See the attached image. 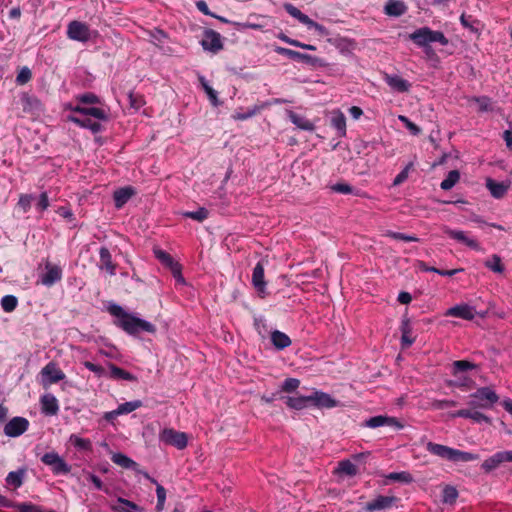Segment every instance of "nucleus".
I'll use <instances>...</instances> for the list:
<instances>
[{
	"label": "nucleus",
	"mask_w": 512,
	"mask_h": 512,
	"mask_svg": "<svg viewBox=\"0 0 512 512\" xmlns=\"http://www.w3.org/2000/svg\"><path fill=\"white\" fill-rule=\"evenodd\" d=\"M310 403L318 408H334L339 405L336 399L322 391H314L310 394Z\"/></svg>",
	"instance_id": "nucleus-17"
},
{
	"label": "nucleus",
	"mask_w": 512,
	"mask_h": 512,
	"mask_svg": "<svg viewBox=\"0 0 512 512\" xmlns=\"http://www.w3.org/2000/svg\"><path fill=\"white\" fill-rule=\"evenodd\" d=\"M111 460L116 465L125 469H135L137 467V463L123 453H114Z\"/></svg>",
	"instance_id": "nucleus-33"
},
{
	"label": "nucleus",
	"mask_w": 512,
	"mask_h": 512,
	"mask_svg": "<svg viewBox=\"0 0 512 512\" xmlns=\"http://www.w3.org/2000/svg\"><path fill=\"white\" fill-rule=\"evenodd\" d=\"M332 190L341 194H350L352 193V187L346 183H337L332 186Z\"/></svg>",
	"instance_id": "nucleus-64"
},
{
	"label": "nucleus",
	"mask_w": 512,
	"mask_h": 512,
	"mask_svg": "<svg viewBox=\"0 0 512 512\" xmlns=\"http://www.w3.org/2000/svg\"><path fill=\"white\" fill-rule=\"evenodd\" d=\"M408 38L417 46L422 47L428 53L431 43H440L446 46L449 43L447 37L441 31H434L429 27H421L408 35Z\"/></svg>",
	"instance_id": "nucleus-2"
},
{
	"label": "nucleus",
	"mask_w": 512,
	"mask_h": 512,
	"mask_svg": "<svg viewBox=\"0 0 512 512\" xmlns=\"http://www.w3.org/2000/svg\"><path fill=\"white\" fill-rule=\"evenodd\" d=\"M69 442L79 450H82V451H91L92 450L91 441L86 438H81L76 434H72L69 437Z\"/></svg>",
	"instance_id": "nucleus-39"
},
{
	"label": "nucleus",
	"mask_w": 512,
	"mask_h": 512,
	"mask_svg": "<svg viewBox=\"0 0 512 512\" xmlns=\"http://www.w3.org/2000/svg\"><path fill=\"white\" fill-rule=\"evenodd\" d=\"M142 406L141 400H134L120 404L117 409L120 415L129 414Z\"/></svg>",
	"instance_id": "nucleus-44"
},
{
	"label": "nucleus",
	"mask_w": 512,
	"mask_h": 512,
	"mask_svg": "<svg viewBox=\"0 0 512 512\" xmlns=\"http://www.w3.org/2000/svg\"><path fill=\"white\" fill-rule=\"evenodd\" d=\"M453 368H454V373L456 374L457 372H460V371L474 369L475 365L466 360H458V361L453 362Z\"/></svg>",
	"instance_id": "nucleus-56"
},
{
	"label": "nucleus",
	"mask_w": 512,
	"mask_h": 512,
	"mask_svg": "<svg viewBox=\"0 0 512 512\" xmlns=\"http://www.w3.org/2000/svg\"><path fill=\"white\" fill-rule=\"evenodd\" d=\"M0 305L5 312H12L18 305V299L13 295H6L0 300Z\"/></svg>",
	"instance_id": "nucleus-43"
},
{
	"label": "nucleus",
	"mask_w": 512,
	"mask_h": 512,
	"mask_svg": "<svg viewBox=\"0 0 512 512\" xmlns=\"http://www.w3.org/2000/svg\"><path fill=\"white\" fill-rule=\"evenodd\" d=\"M62 278V269L55 264L47 262L45 272L40 276V282L45 286H52Z\"/></svg>",
	"instance_id": "nucleus-13"
},
{
	"label": "nucleus",
	"mask_w": 512,
	"mask_h": 512,
	"mask_svg": "<svg viewBox=\"0 0 512 512\" xmlns=\"http://www.w3.org/2000/svg\"><path fill=\"white\" fill-rule=\"evenodd\" d=\"M486 187L490 191L491 195L497 199L502 198L508 190V185L504 182H496L490 178L486 180Z\"/></svg>",
	"instance_id": "nucleus-28"
},
{
	"label": "nucleus",
	"mask_w": 512,
	"mask_h": 512,
	"mask_svg": "<svg viewBox=\"0 0 512 512\" xmlns=\"http://www.w3.org/2000/svg\"><path fill=\"white\" fill-rule=\"evenodd\" d=\"M413 164L409 163L394 179L393 185L398 186L403 183L409 175V171L412 168Z\"/></svg>",
	"instance_id": "nucleus-57"
},
{
	"label": "nucleus",
	"mask_w": 512,
	"mask_h": 512,
	"mask_svg": "<svg viewBox=\"0 0 512 512\" xmlns=\"http://www.w3.org/2000/svg\"><path fill=\"white\" fill-rule=\"evenodd\" d=\"M384 80L392 90L397 92H408L411 87L407 80L398 75L385 74Z\"/></svg>",
	"instance_id": "nucleus-23"
},
{
	"label": "nucleus",
	"mask_w": 512,
	"mask_h": 512,
	"mask_svg": "<svg viewBox=\"0 0 512 512\" xmlns=\"http://www.w3.org/2000/svg\"><path fill=\"white\" fill-rule=\"evenodd\" d=\"M154 255L162 264L169 267L170 269L177 264V262L173 260L169 253L161 249H154Z\"/></svg>",
	"instance_id": "nucleus-46"
},
{
	"label": "nucleus",
	"mask_w": 512,
	"mask_h": 512,
	"mask_svg": "<svg viewBox=\"0 0 512 512\" xmlns=\"http://www.w3.org/2000/svg\"><path fill=\"white\" fill-rule=\"evenodd\" d=\"M32 78L31 70L28 67H22L16 76V82L19 85H24Z\"/></svg>",
	"instance_id": "nucleus-51"
},
{
	"label": "nucleus",
	"mask_w": 512,
	"mask_h": 512,
	"mask_svg": "<svg viewBox=\"0 0 512 512\" xmlns=\"http://www.w3.org/2000/svg\"><path fill=\"white\" fill-rule=\"evenodd\" d=\"M110 313L118 318V325L121 323V320L124 319V316H127L128 313H126L123 308L119 305H112L109 308Z\"/></svg>",
	"instance_id": "nucleus-59"
},
{
	"label": "nucleus",
	"mask_w": 512,
	"mask_h": 512,
	"mask_svg": "<svg viewBox=\"0 0 512 512\" xmlns=\"http://www.w3.org/2000/svg\"><path fill=\"white\" fill-rule=\"evenodd\" d=\"M24 476L25 470L19 469L17 471L9 472L8 475L6 476L5 481L7 485L12 486L14 488H19L23 484Z\"/></svg>",
	"instance_id": "nucleus-35"
},
{
	"label": "nucleus",
	"mask_w": 512,
	"mask_h": 512,
	"mask_svg": "<svg viewBox=\"0 0 512 512\" xmlns=\"http://www.w3.org/2000/svg\"><path fill=\"white\" fill-rule=\"evenodd\" d=\"M134 190L131 187L118 189L114 192L113 198L115 206L121 208L133 196Z\"/></svg>",
	"instance_id": "nucleus-30"
},
{
	"label": "nucleus",
	"mask_w": 512,
	"mask_h": 512,
	"mask_svg": "<svg viewBox=\"0 0 512 512\" xmlns=\"http://www.w3.org/2000/svg\"><path fill=\"white\" fill-rule=\"evenodd\" d=\"M119 326L126 331L129 334H137L140 331H146L149 333L155 332V326L151 324L148 321H145L143 319L137 318L135 316H132L128 314L127 316H124V319L121 320V323Z\"/></svg>",
	"instance_id": "nucleus-3"
},
{
	"label": "nucleus",
	"mask_w": 512,
	"mask_h": 512,
	"mask_svg": "<svg viewBox=\"0 0 512 512\" xmlns=\"http://www.w3.org/2000/svg\"><path fill=\"white\" fill-rule=\"evenodd\" d=\"M40 405L41 412L47 416H54L59 411V402L51 393H46L41 396Z\"/></svg>",
	"instance_id": "nucleus-20"
},
{
	"label": "nucleus",
	"mask_w": 512,
	"mask_h": 512,
	"mask_svg": "<svg viewBox=\"0 0 512 512\" xmlns=\"http://www.w3.org/2000/svg\"><path fill=\"white\" fill-rule=\"evenodd\" d=\"M398 119L405 125V127L410 131L411 134H413V135L420 134L421 129L416 124L411 122L408 119V117H406L404 115H399Z\"/></svg>",
	"instance_id": "nucleus-55"
},
{
	"label": "nucleus",
	"mask_w": 512,
	"mask_h": 512,
	"mask_svg": "<svg viewBox=\"0 0 512 512\" xmlns=\"http://www.w3.org/2000/svg\"><path fill=\"white\" fill-rule=\"evenodd\" d=\"M284 9L286 12L292 16L293 18L297 19L300 23L307 25L309 23L310 18L302 13L297 7L290 3L284 4Z\"/></svg>",
	"instance_id": "nucleus-38"
},
{
	"label": "nucleus",
	"mask_w": 512,
	"mask_h": 512,
	"mask_svg": "<svg viewBox=\"0 0 512 512\" xmlns=\"http://www.w3.org/2000/svg\"><path fill=\"white\" fill-rule=\"evenodd\" d=\"M471 101L478 104L479 111H488L490 109V100L487 97H474Z\"/></svg>",
	"instance_id": "nucleus-60"
},
{
	"label": "nucleus",
	"mask_w": 512,
	"mask_h": 512,
	"mask_svg": "<svg viewBox=\"0 0 512 512\" xmlns=\"http://www.w3.org/2000/svg\"><path fill=\"white\" fill-rule=\"evenodd\" d=\"M290 121L299 129L305 131H313L315 129V125L306 117L299 115L293 111L287 112Z\"/></svg>",
	"instance_id": "nucleus-25"
},
{
	"label": "nucleus",
	"mask_w": 512,
	"mask_h": 512,
	"mask_svg": "<svg viewBox=\"0 0 512 512\" xmlns=\"http://www.w3.org/2000/svg\"><path fill=\"white\" fill-rule=\"evenodd\" d=\"M258 112V108L254 107L253 109H249L245 113L236 112L232 117L234 120H246L248 118H251Z\"/></svg>",
	"instance_id": "nucleus-63"
},
{
	"label": "nucleus",
	"mask_w": 512,
	"mask_h": 512,
	"mask_svg": "<svg viewBox=\"0 0 512 512\" xmlns=\"http://www.w3.org/2000/svg\"><path fill=\"white\" fill-rule=\"evenodd\" d=\"M69 108L82 116L92 117L96 120L107 121L108 113L105 109L101 107H88L86 105L76 104L75 106H69Z\"/></svg>",
	"instance_id": "nucleus-11"
},
{
	"label": "nucleus",
	"mask_w": 512,
	"mask_h": 512,
	"mask_svg": "<svg viewBox=\"0 0 512 512\" xmlns=\"http://www.w3.org/2000/svg\"><path fill=\"white\" fill-rule=\"evenodd\" d=\"M477 315L474 307L462 303L446 310L445 316L456 317L464 320H473Z\"/></svg>",
	"instance_id": "nucleus-14"
},
{
	"label": "nucleus",
	"mask_w": 512,
	"mask_h": 512,
	"mask_svg": "<svg viewBox=\"0 0 512 512\" xmlns=\"http://www.w3.org/2000/svg\"><path fill=\"white\" fill-rule=\"evenodd\" d=\"M457 497H458V491L456 490L455 487H453V486H446L443 489L442 501L444 503L452 504V503H454L456 501Z\"/></svg>",
	"instance_id": "nucleus-47"
},
{
	"label": "nucleus",
	"mask_w": 512,
	"mask_h": 512,
	"mask_svg": "<svg viewBox=\"0 0 512 512\" xmlns=\"http://www.w3.org/2000/svg\"><path fill=\"white\" fill-rule=\"evenodd\" d=\"M385 424L386 416L378 415L367 419L364 423V426L368 428H378L381 426H385Z\"/></svg>",
	"instance_id": "nucleus-49"
},
{
	"label": "nucleus",
	"mask_w": 512,
	"mask_h": 512,
	"mask_svg": "<svg viewBox=\"0 0 512 512\" xmlns=\"http://www.w3.org/2000/svg\"><path fill=\"white\" fill-rule=\"evenodd\" d=\"M472 398L474 399H477V400H486L489 405L485 404V403H477L475 401H471L470 402V405L473 406V407H481V408H487V407H490L491 405H493L494 403H496L498 400H499V397L498 395L489 387H482L480 389H478L475 393H473L471 395Z\"/></svg>",
	"instance_id": "nucleus-12"
},
{
	"label": "nucleus",
	"mask_w": 512,
	"mask_h": 512,
	"mask_svg": "<svg viewBox=\"0 0 512 512\" xmlns=\"http://www.w3.org/2000/svg\"><path fill=\"white\" fill-rule=\"evenodd\" d=\"M83 365L93 373H95L98 377H102L104 375V368L100 365H96L90 361L83 362Z\"/></svg>",
	"instance_id": "nucleus-61"
},
{
	"label": "nucleus",
	"mask_w": 512,
	"mask_h": 512,
	"mask_svg": "<svg viewBox=\"0 0 512 512\" xmlns=\"http://www.w3.org/2000/svg\"><path fill=\"white\" fill-rule=\"evenodd\" d=\"M401 332H402L401 342H402L403 347L411 346L414 343V338L411 337V327L409 325L408 320L403 321L402 326H401Z\"/></svg>",
	"instance_id": "nucleus-42"
},
{
	"label": "nucleus",
	"mask_w": 512,
	"mask_h": 512,
	"mask_svg": "<svg viewBox=\"0 0 512 512\" xmlns=\"http://www.w3.org/2000/svg\"><path fill=\"white\" fill-rule=\"evenodd\" d=\"M426 450L433 455L454 462H469L479 459L478 454L454 449L434 442H428L426 444Z\"/></svg>",
	"instance_id": "nucleus-1"
},
{
	"label": "nucleus",
	"mask_w": 512,
	"mask_h": 512,
	"mask_svg": "<svg viewBox=\"0 0 512 512\" xmlns=\"http://www.w3.org/2000/svg\"><path fill=\"white\" fill-rule=\"evenodd\" d=\"M20 512H45L39 506L30 503H21L17 505Z\"/></svg>",
	"instance_id": "nucleus-62"
},
{
	"label": "nucleus",
	"mask_w": 512,
	"mask_h": 512,
	"mask_svg": "<svg viewBox=\"0 0 512 512\" xmlns=\"http://www.w3.org/2000/svg\"><path fill=\"white\" fill-rule=\"evenodd\" d=\"M112 510L115 512H142L143 509L138 506L136 503L127 500L125 498L119 497L115 504L111 506Z\"/></svg>",
	"instance_id": "nucleus-26"
},
{
	"label": "nucleus",
	"mask_w": 512,
	"mask_h": 512,
	"mask_svg": "<svg viewBox=\"0 0 512 512\" xmlns=\"http://www.w3.org/2000/svg\"><path fill=\"white\" fill-rule=\"evenodd\" d=\"M29 428V421L24 417H13L4 426V433L8 437H19Z\"/></svg>",
	"instance_id": "nucleus-8"
},
{
	"label": "nucleus",
	"mask_w": 512,
	"mask_h": 512,
	"mask_svg": "<svg viewBox=\"0 0 512 512\" xmlns=\"http://www.w3.org/2000/svg\"><path fill=\"white\" fill-rule=\"evenodd\" d=\"M159 440L166 445H171L179 450L184 449L188 443L187 434L172 428H165L159 434Z\"/></svg>",
	"instance_id": "nucleus-5"
},
{
	"label": "nucleus",
	"mask_w": 512,
	"mask_h": 512,
	"mask_svg": "<svg viewBox=\"0 0 512 512\" xmlns=\"http://www.w3.org/2000/svg\"><path fill=\"white\" fill-rule=\"evenodd\" d=\"M252 284L257 292L264 297L266 293V281L264 279V266L261 262H258L253 269Z\"/></svg>",
	"instance_id": "nucleus-21"
},
{
	"label": "nucleus",
	"mask_w": 512,
	"mask_h": 512,
	"mask_svg": "<svg viewBox=\"0 0 512 512\" xmlns=\"http://www.w3.org/2000/svg\"><path fill=\"white\" fill-rule=\"evenodd\" d=\"M358 472L357 466L350 460L340 461L338 467L335 470L337 474H344L348 476H355Z\"/></svg>",
	"instance_id": "nucleus-37"
},
{
	"label": "nucleus",
	"mask_w": 512,
	"mask_h": 512,
	"mask_svg": "<svg viewBox=\"0 0 512 512\" xmlns=\"http://www.w3.org/2000/svg\"><path fill=\"white\" fill-rule=\"evenodd\" d=\"M109 367V370H110V378L112 379H115V380H125V381H136L137 378L136 376H134L133 374H131L130 372L120 368V367H117L116 365L114 364H109L108 365Z\"/></svg>",
	"instance_id": "nucleus-31"
},
{
	"label": "nucleus",
	"mask_w": 512,
	"mask_h": 512,
	"mask_svg": "<svg viewBox=\"0 0 512 512\" xmlns=\"http://www.w3.org/2000/svg\"><path fill=\"white\" fill-rule=\"evenodd\" d=\"M183 215L187 218L201 222L208 217V211L205 208H199L196 211L185 212Z\"/></svg>",
	"instance_id": "nucleus-52"
},
{
	"label": "nucleus",
	"mask_w": 512,
	"mask_h": 512,
	"mask_svg": "<svg viewBox=\"0 0 512 512\" xmlns=\"http://www.w3.org/2000/svg\"><path fill=\"white\" fill-rule=\"evenodd\" d=\"M199 81L201 83L202 88L206 92L211 104L215 107H217L220 102L218 100L217 92L208 84L205 77L200 76Z\"/></svg>",
	"instance_id": "nucleus-40"
},
{
	"label": "nucleus",
	"mask_w": 512,
	"mask_h": 512,
	"mask_svg": "<svg viewBox=\"0 0 512 512\" xmlns=\"http://www.w3.org/2000/svg\"><path fill=\"white\" fill-rule=\"evenodd\" d=\"M396 501L397 498L394 496L379 495L375 499L369 501L366 504L365 509L370 512L385 510L392 507Z\"/></svg>",
	"instance_id": "nucleus-19"
},
{
	"label": "nucleus",
	"mask_w": 512,
	"mask_h": 512,
	"mask_svg": "<svg viewBox=\"0 0 512 512\" xmlns=\"http://www.w3.org/2000/svg\"><path fill=\"white\" fill-rule=\"evenodd\" d=\"M386 478L390 481L402 482V483H411L413 481L412 475L407 471L402 472H392L389 473Z\"/></svg>",
	"instance_id": "nucleus-45"
},
{
	"label": "nucleus",
	"mask_w": 512,
	"mask_h": 512,
	"mask_svg": "<svg viewBox=\"0 0 512 512\" xmlns=\"http://www.w3.org/2000/svg\"><path fill=\"white\" fill-rule=\"evenodd\" d=\"M275 52L280 54V55L286 56V57H288L290 59L299 60V61H302L304 63L310 64V65H313V66H316V65L323 66L324 65L322 63L321 59H319V58H317L315 56H312V55H309V54L300 53L298 51H294V50H291V49H288V48L277 46L275 48Z\"/></svg>",
	"instance_id": "nucleus-9"
},
{
	"label": "nucleus",
	"mask_w": 512,
	"mask_h": 512,
	"mask_svg": "<svg viewBox=\"0 0 512 512\" xmlns=\"http://www.w3.org/2000/svg\"><path fill=\"white\" fill-rule=\"evenodd\" d=\"M78 104L86 105V104H96L99 103V98L93 93H84L77 97Z\"/></svg>",
	"instance_id": "nucleus-53"
},
{
	"label": "nucleus",
	"mask_w": 512,
	"mask_h": 512,
	"mask_svg": "<svg viewBox=\"0 0 512 512\" xmlns=\"http://www.w3.org/2000/svg\"><path fill=\"white\" fill-rule=\"evenodd\" d=\"M145 477L152 483L156 484L157 504L155 509L157 512H162L165 507L166 490L161 484L157 483V481L154 478L150 477L147 473H145Z\"/></svg>",
	"instance_id": "nucleus-32"
},
{
	"label": "nucleus",
	"mask_w": 512,
	"mask_h": 512,
	"mask_svg": "<svg viewBox=\"0 0 512 512\" xmlns=\"http://www.w3.org/2000/svg\"><path fill=\"white\" fill-rule=\"evenodd\" d=\"M42 384L48 387L65 379V373L53 362L45 365L41 370Z\"/></svg>",
	"instance_id": "nucleus-7"
},
{
	"label": "nucleus",
	"mask_w": 512,
	"mask_h": 512,
	"mask_svg": "<svg viewBox=\"0 0 512 512\" xmlns=\"http://www.w3.org/2000/svg\"><path fill=\"white\" fill-rule=\"evenodd\" d=\"M32 200V195L21 194L17 203V207L21 209L23 213H26L31 207Z\"/></svg>",
	"instance_id": "nucleus-50"
},
{
	"label": "nucleus",
	"mask_w": 512,
	"mask_h": 512,
	"mask_svg": "<svg viewBox=\"0 0 512 512\" xmlns=\"http://www.w3.org/2000/svg\"><path fill=\"white\" fill-rule=\"evenodd\" d=\"M204 50L216 53L223 48L221 36L214 30H207L204 33V38L201 41Z\"/></svg>",
	"instance_id": "nucleus-16"
},
{
	"label": "nucleus",
	"mask_w": 512,
	"mask_h": 512,
	"mask_svg": "<svg viewBox=\"0 0 512 512\" xmlns=\"http://www.w3.org/2000/svg\"><path fill=\"white\" fill-rule=\"evenodd\" d=\"M98 268L102 271H106L110 276L116 274V264L112 260V255L107 247H101L99 249V262Z\"/></svg>",
	"instance_id": "nucleus-18"
},
{
	"label": "nucleus",
	"mask_w": 512,
	"mask_h": 512,
	"mask_svg": "<svg viewBox=\"0 0 512 512\" xmlns=\"http://www.w3.org/2000/svg\"><path fill=\"white\" fill-rule=\"evenodd\" d=\"M309 403H310V395L288 397L286 400L287 406L292 409H296V410H302V409L308 407Z\"/></svg>",
	"instance_id": "nucleus-34"
},
{
	"label": "nucleus",
	"mask_w": 512,
	"mask_h": 512,
	"mask_svg": "<svg viewBox=\"0 0 512 512\" xmlns=\"http://www.w3.org/2000/svg\"><path fill=\"white\" fill-rule=\"evenodd\" d=\"M41 462L49 466L55 475H66L71 471V467L56 452L45 453L41 457Z\"/></svg>",
	"instance_id": "nucleus-4"
},
{
	"label": "nucleus",
	"mask_w": 512,
	"mask_h": 512,
	"mask_svg": "<svg viewBox=\"0 0 512 512\" xmlns=\"http://www.w3.org/2000/svg\"><path fill=\"white\" fill-rule=\"evenodd\" d=\"M91 34L89 26L84 22L74 20L67 26V36L71 40L84 43L91 39Z\"/></svg>",
	"instance_id": "nucleus-6"
},
{
	"label": "nucleus",
	"mask_w": 512,
	"mask_h": 512,
	"mask_svg": "<svg viewBox=\"0 0 512 512\" xmlns=\"http://www.w3.org/2000/svg\"><path fill=\"white\" fill-rule=\"evenodd\" d=\"M460 179V173L457 170H452L448 173L447 177L441 182L440 187L443 190L452 189Z\"/></svg>",
	"instance_id": "nucleus-41"
},
{
	"label": "nucleus",
	"mask_w": 512,
	"mask_h": 512,
	"mask_svg": "<svg viewBox=\"0 0 512 512\" xmlns=\"http://www.w3.org/2000/svg\"><path fill=\"white\" fill-rule=\"evenodd\" d=\"M503 463H505L503 452L498 451L482 462L481 469L488 474L498 469Z\"/></svg>",
	"instance_id": "nucleus-22"
},
{
	"label": "nucleus",
	"mask_w": 512,
	"mask_h": 512,
	"mask_svg": "<svg viewBox=\"0 0 512 512\" xmlns=\"http://www.w3.org/2000/svg\"><path fill=\"white\" fill-rule=\"evenodd\" d=\"M331 125L337 131L339 137L346 136V117L340 110H333L331 112Z\"/></svg>",
	"instance_id": "nucleus-24"
},
{
	"label": "nucleus",
	"mask_w": 512,
	"mask_h": 512,
	"mask_svg": "<svg viewBox=\"0 0 512 512\" xmlns=\"http://www.w3.org/2000/svg\"><path fill=\"white\" fill-rule=\"evenodd\" d=\"M271 342L278 350L285 349L291 345L289 336L279 330H274L271 333Z\"/></svg>",
	"instance_id": "nucleus-29"
},
{
	"label": "nucleus",
	"mask_w": 512,
	"mask_h": 512,
	"mask_svg": "<svg viewBox=\"0 0 512 512\" xmlns=\"http://www.w3.org/2000/svg\"><path fill=\"white\" fill-rule=\"evenodd\" d=\"M443 232L450 238L456 240L459 243L466 245L467 247H469L473 250H476V251L481 250V247H480L479 243L477 242V240L470 237L464 231L454 230V229H451V228L445 226V227H443Z\"/></svg>",
	"instance_id": "nucleus-10"
},
{
	"label": "nucleus",
	"mask_w": 512,
	"mask_h": 512,
	"mask_svg": "<svg viewBox=\"0 0 512 512\" xmlns=\"http://www.w3.org/2000/svg\"><path fill=\"white\" fill-rule=\"evenodd\" d=\"M67 119L81 128L89 129L93 133H98L102 130V125L100 123L102 120H96L92 117L82 115H69Z\"/></svg>",
	"instance_id": "nucleus-15"
},
{
	"label": "nucleus",
	"mask_w": 512,
	"mask_h": 512,
	"mask_svg": "<svg viewBox=\"0 0 512 512\" xmlns=\"http://www.w3.org/2000/svg\"><path fill=\"white\" fill-rule=\"evenodd\" d=\"M300 385V381L296 378H287L282 384V391L294 392Z\"/></svg>",
	"instance_id": "nucleus-54"
},
{
	"label": "nucleus",
	"mask_w": 512,
	"mask_h": 512,
	"mask_svg": "<svg viewBox=\"0 0 512 512\" xmlns=\"http://www.w3.org/2000/svg\"><path fill=\"white\" fill-rule=\"evenodd\" d=\"M484 265L489 270L493 271L494 273H503L505 270V267L501 261L500 256L493 254L491 257L485 260Z\"/></svg>",
	"instance_id": "nucleus-36"
},
{
	"label": "nucleus",
	"mask_w": 512,
	"mask_h": 512,
	"mask_svg": "<svg viewBox=\"0 0 512 512\" xmlns=\"http://www.w3.org/2000/svg\"><path fill=\"white\" fill-rule=\"evenodd\" d=\"M385 236L396 239V240H402L405 242H417L419 239L416 236L413 235H406L400 232H393V231H386Z\"/></svg>",
	"instance_id": "nucleus-48"
},
{
	"label": "nucleus",
	"mask_w": 512,
	"mask_h": 512,
	"mask_svg": "<svg viewBox=\"0 0 512 512\" xmlns=\"http://www.w3.org/2000/svg\"><path fill=\"white\" fill-rule=\"evenodd\" d=\"M128 97H129V102H130L131 107H133L135 109H139L145 103L143 97L139 94L130 92Z\"/></svg>",
	"instance_id": "nucleus-58"
},
{
	"label": "nucleus",
	"mask_w": 512,
	"mask_h": 512,
	"mask_svg": "<svg viewBox=\"0 0 512 512\" xmlns=\"http://www.w3.org/2000/svg\"><path fill=\"white\" fill-rule=\"evenodd\" d=\"M405 4L400 0H388L385 7V14L393 17H399L406 12Z\"/></svg>",
	"instance_id": "nucleus-27"
}]
</instances>
